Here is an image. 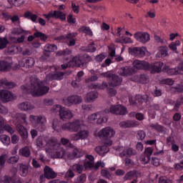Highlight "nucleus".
<instances>
[{
  "mask_svg": "<svg viewBox=\"0 0 183 183\" xmlns=\"http://www.w3.org/2000/svg\"><path fill=\"white\" fill-rule=\"evenodd\" d=\"M0 141L1 142H2V144H4V145H6L7 147V145H9V144H11V137L5 134H2L0 136Z\"/></svg>",
  "mask_w": 183,
  "mask_h": 183,
  "instance_id": "nucleus-42",
  "label": "nucleus"
},
{
  "mask_svg": "<svg viewBox=\"0 0 183 183\" xmlns=\"http://www.w3.org/2000/svg\"><path fill=\"white\" fill-rule=\"evenodd\" d=\"M44 177L46 178V179H52L54 178H56V174L55 172L52 169V168L49 167V166H45L44 169Z\"/></svg>",
  "mask_w": 183,
  "mask_h": 183,
  "instance_id": "nucleus-18",
  "label": "nucleus"
},
{
  "mask_svg": "<svg viewBox=\"0 0 183 183\" xmlns=\"http://www.w3.org/2000/svg\"><path fill=\"white\" fill-rule=\"evenodd\" d=\"M121 128H136L138 127V122L132 120L123 121L119 123Z\"/></svg>",
  "mask_w": 183,
  "mask_h": 183,
  "instance_id": "nucleus-19",
  "label": "nucleus"
},
{
  "mask_svg": "<svg viewBox=\"0 0 183 183\" xmlns=\"http://www.w3.org/2000/svg\"><path fill=\"white\" fill-rule=\"evenodd\" d=\"M86 52H95L97 51V47H95V44L94 42H92L88 45V46L86 48Z\"/></svg>",
  "mask_w": 183,
  "mask_h": 183,
  "instance_id": "nucleus-57",
  "label": "nucleus"
},
{
  "mask_svg": "<svg viewBox=\"0 0 183 183\" xmlns=\"http://www.w3.org/2000/svg\"><path fill=\"white\" fill-rule=\"evenodd\" d=\"M34 35L36 38H40L41 41H46L48 39V36L41 31H36Z\"/></svg>",
  "mask_w": 183,
  "mask_h": 183,
  "instance_id": "nucleus-46",
  "label": "nucleus"
},
{
  "mask_svg": "<svg viewBox=\"0 0 183 183\" xmlns=\"http://www.w3.org/2000/svg\"><path fill=\"white\" fill-rule=\"evenodd\" d=\"M78 134L80 139H86L89 137V131L88 130H80Z\"/></svg>",
  "mask_w": 183,
  "mask_h": 183,
  "instance_id": "nucleus-47",
  "label": "nucleus"
},
{
  "mask_svg": "<svg viewBox=\"0 0 183 183\" xmlns=\"http://www.w3.org/2000/svg\"><path fill=\"white\" fill-rule=\"evenodd\" d=\"M129 52L133 56H138V58H143L145 56V50L142 47H133L129 49Z\"/></svg>",
  "mask_w": 183,
  "mask_h": 183,
  "instance_id": "nucleus-15",
  "label": "nucleus"
},
{
  "mask_svg": "<svg viewBox=\"0 0 183 183\" xmlns=\"http://www.w3.org/2000/svg\"><path fill=\"white\" fill-rule=\"evenodd\" d=\"M73 171L77 172V174H82V171H84V165L81 163V160L79 161L78 164L73 165Z\"/></svg>",
  "mask_w": 183,
  "mask_h": 183,
  "instance_id": "nucleus-39",
  "label": "nucleus"
},
{
  "mask_svg": "<svg viewBox=\"0 0 183 183\" xmlns=\"http://www.w3.org/2000/svg\"><path fill=\"white\" fill-rule=\"evenodd\" d=\"M120 158H131L134 155H137V150L131 147L122 148L119 149Z\"/></svg>",
  "mask_w": 183,
  "mask_h": 183,
  "instance_id": "nucleus-10",
  "label": "nucleus"
},
{
  "mask_svg": "<svg viewBox=\"0 0 183 183\" xmlns=\"http://www.w3.org/2000/svg\"><path fill=\"white\" fill-rule=\"evenodd\" d=\"M107 111L116 115H127V107L121 104L112 105Z\"/></svg>",
  "mask_w": 183,
  "mask_h": 183,
  "instance_id": "nucleus-8",
  "label": "nucleus"
},
{
  "mask_svg": "<svg viewBox=\"0 0 183 183\" xmlns=\"http://www.w3.org/2000/svg\"><path fill=\"white\" fill-rule=\"evenodd\" d=\"M71 51L69 49H66L64 50H60L57 51L56 56H66V55H70Z\"/></svg>",
  "mask_w": 183,
  "mask_h": 183,
  "instance_id": "nucleus-51",
  "label": "nucleus"
},
{
  "mask_svg": "<svg viewBox=\"0 0 183 183\" xmlns=\"http://www.w3.org/2000/svg\"><path fill=\"white\" fill-rule=\"evenodd\" d=\"M0 86H6L8 89H12V88H14L15 86V83L8 81V80L2 79L0 80Z\"/></svg>",
  "mask_w": 183,
  "mask_h": 183,
  "instance_id": "nucleus-30",
  "label": "nucleus"
},
{
  "mask_svg": "<svg viewBox=\"0 0 183 183\" xmlns=\"http://www.w3.org/2000/svg\"><path fill=\"white\" fill-rule=\"evenodd\" d=\"M29 120L31 124H34L35 128L39 129L40 132H44L45 129H46V126H45V123L46 122V119L45 117L40 116H34L30 115Z\"/></svg>",
  "mask_w": 183,
  "mask_h": 183,
  "instance_id": "nucleus-5",
  "label": "nucleus"
},
{
  "mask_svg": "<svg viewBox=\"0 0 183 183\" xmlns=\"http://www.w3.org/2000/svg\"><path fill=\"white\" fill-rule=\"evenodd\" d=\"M18 161H19V156L16 155V156H13L9 157L7 159V164H16V162H18Z\"/></svg>",
  "mask_w": 183,
  "mask_h": 183,
  "instance_id": "nucleus-55",
  "label": "nucleus"
},
{
  "mask_svg": "<svg viewBox=\"0 0 183 183\" xmlns=\"http://www.w3.org/2000/svg\"><path fill=\"white\" fill-rule=\"evenodd\" d=\"M135 69H143L144 71H150L151 74H159L162 71L164 63L162 61L156 62L154 64H149L148 61L134 60L132 63Z\"/></svg>",
  "mask_w": 183,
  "mask_h": 183,
  "instance_id": "nucleus-3",
  "label": "nucleus"
},
{
  "mask_svg": "<svg viewBox=\"0 0 183 183\" xmlns=\"http://www.w3.org/2000/svg\"><path fill=\"white\" fill-rule=\"evenodd\" d=\"M61 119H71L72 118V112L66 107H63L59 114Z\"/></svg>",
  "mask_w": 183,
  "mask_h": 183,
  "instance_id": "nucleus-22",
  "label": "nucleus"
},
{
  "mask_svg": "<svg viewBox=\"0 0 183 183\" xmlns=\"http://www.w3.org/2000/svg\"><path fill=\"white\" fill-rule=\"evenodd\" d=\"M79 159L80 162L83 165V168H84L85 169H88V168H92V167H94V162H90L86 158Z\"/></svg>",
  "mask_w": 183,
  "mask_h": 183,
  "instance_id": "nucleus-34",
  "label": "nucleus"
},
{
  "mask_svg": "<svg viewBox=\"0 0 183 183\" xmlns=\"http://www.w3.org/2000/svg\"><path fill=\"white\" fill-rule=\"evenodd\" d=\"M171 90L173 92H178V94H181L183 92V85L182 84H176L172 86Z\"/></svg>",
  "mask_w": 183,
  "mask_h": 183,
  "instance_id": "nucleus-49",
  "label": "nucleus"
},
{
  "mask_svg": "<svg viewBox=\"0 0 183 183\" xmlns=\"http://www.w3.org/2000/svg\"><path fill=\"white\" fill-rule=\"evenodd\" d=\"M11 63L6 61H0V71H9L11 69Z\"/></svg>",
  "mask_w": 183,
  "mask_h": 183,
  "instance_id": "nucleus-35",
  "label": "nucleus"
},
{
  "mask_svg": "<svg viewBox=\"0 0 183 183\" xmlns=\"http://www.w3.org/2000/svg\"><path fill=\"white\" fill-rule=\"evenodd\" d=\"M119 74L122 76H131V75L135 74V70L132 67L124 66L119 69Z\"/></svg>",
  "mask_w": 183,
  "mask_h": 183,
  "instance_id": "nucleus-17",
  "label": "nucleus"
},
{
  "mask_svg": "<svg viewBox=\"0 0 183 183\" xmlns=\"http://www.w3.org/2000/svg\"><path fill=\"white\" fill-rule=\"evenodd\" d=\"M29 171V166L24 164H19V174L21 177H26Z\"/></svg>",
  "mask_w": 183,
  "mask_h": 183,
  "instance_id": "nucleus-27",
  "label": "nucleus"
},
{
  "mask_svg": "<svg viewBox=\"0 0 183 183\" xmlns=\"http://www.w3.org/2000/svg\"><path fill=\"white\" fill-rule=\"evenodd\" d=\"M139 172L137 170H132L127 172L124 177H123L124 181H131V179H137L139 177Z\"/></svg>",
  "mask_w": 183,
  "mask_h": 183,
  "instance_id": "nucleus-20",
  "label": "nucleus"
},
{
  "mask_svg": "<svg viewBox=\"0 0 183 183\" xmlns=\"http://www.w3.org/2000/svg\"><path fill=\"white\" fill-rule=\"evenodd\" d=\"M97 98H98V92H97L95 91L89 92L87 94L86 101H87V102H92L95 101V99H97Z\"/></svg>",
  "mask_w": 183,
  "mask_h": 183,
  "instance_id": "nucleus-36",
  "label": "nucleus"
},
{
  "mask_svg": "<svg viewBox=\"0 0 183 183\" xmlns=\"http://www.w3.org/2000/svg\"><path fill=\"white\" fill-rule=\"evenodd\" d=\"M73 155L74 158H81V157H84V153L82 152V151H81V149L78 148H74L73 151Z\"/></svg>",
  "mask_w": 183,
  "mask_h": 183,
  "instance_id": "nucleus-52",
  "label": "nucleus"
},
{
  "mask_svg": "<svg viewBox=\"0 0 183 183\" xmlns=\"http://www.w3.org/2000/svg\"><path fill=\"white\" fill-rule=\"evenodd\" d=\"M43 16H44L46 21H50L51 18H53L54 19H59L62 22H64V21H66V14L61 10L51 11L47 14H43Z\"/></svg>",
  "mask_w": 183,
  "mask_h": 183,
  "instance_id": "nucleus-6",
  "label": "nucleus"
},
{
  "mask_svg": "<svg viewBox=\"0 0 183 183\" xmlns=\"http://www.w3.org/2000/svg\"><path fill=\"white\" fill-rule=\"evenodd\" d=\"M44 49H46V51L48 52H55V51L58 49V46L56 44H47L44 46Z\"/></svg>",
  "mask_w": 183,
  "mask_h": 183,
  "instance_id": "nucleus-43",
  "label": "nucleus"
},
{
  "mask_svg": "<svg viewBox=\"0 0 183 183\" xmlns=\"http://www.w3.org/2000/svg\"><path fill=\"white\" fill-rule=\"evenodd\" d=\"M92 61V58L89 54H84L83 55H76L71 59V62H72L74 66H78L79 68H84V66H86V64L88 62H91Z\"/></svg>",
  "mask_w": 183,
  "mask_h": 183,
  "instance_id": "nucleus-4",
  "label": "nucleus"
},
{
  "mask_svg": "<svg viewBox=\"0 0 183 183\" xmlns=\"http://www.w3.org/2000/svg\"><path fill=\"white\" fill-rule=\"evenodd\" d=\"M16 128L23 139L28 138V130L24 127V124H17Z\"/></svg>",
  "mask_w": 183,
  "mask_h": 183,
  "instance_id": "nucleus-21",
  "label": "nucleus"
},
{
  "mask_svg": "<svg viewBox=\"0 0 183 183\" xmlns=\"http://www.w3.org/2000/svg\"><path fill=\"white\" fill-rule=\"evenodd\" d=\"M150 127L151 128H152L153 129H155V131L158 132H164L165 131V128L161 124H151Z\"/></svg>",
  "mask_w": 183,
  "mask_h": 183,
  "instance_id": "nucleus-44",
  "label": "nucleus"
},
{
  "mask_svg": "<svg viewBox=\"0 0 183 183\" xmlns=\"http://www.w3.org/2000/svg\"><path fill=\"white\" fill-rule=\"evenodd\" d=\"M77 36L78 33L76 32L69 33L65 36V39L69 40V45L70 46H75L76 41L74 38H76Z\"/></svg>",
  "mask_w": 183,
  "mask_h": 183,
  "instance_id": "nucleus-25",
  "label": "nucleus"
},
{
  "mask_svg": "<svg viewBox=\"0 0 183 183\" xmlns=\"http://www.w3.org/2000/svg\"><path fill=\"white\" fill-rule=\"evenodd\" d=\"M86 181V174H81L76 180V183H84Z\"/></svg>",
  "mask_w": 183,
  "mask_h": 183,
  "instance_id": "nucleus-61",
  "label": "nucleus"
},
{
  "mask_svg": "<svg viewBox=\"0 0 183 183\" xmlns=\"http://www.w3.org/2000/svg\"><path fill=\"white\" fill-rule=\"evenodd\" d=\"M158 56L161 58H165L168 55V47L165 46H162L159 49V52L157 53Z\"/></svg>",
  "mask_w": 183,
  "mask_h": 183,
  "instance_id": "nucleus-32",
  "label": "nucleus"
},
{
  "mask_svg": "<svg viewBox=\"0 0 183 183\" xmlns=\"http://www.w3.org/2000/svg\"><path fill=\"white\" fill-rule=\"evenodd\" d=\"M0 99L4 103L9 102L14 99V94L8 90H0Z\"/></svg>",
  "mask_w": 183,
  "mask_h": 183,
  "instance_id": "nucleus-13",
  "label": "nucleus"
},
{
  "mask_svg": "<svg viewBox=\"0 0 183 183\" xmlns=\"http://www.w3.org/2000/svg\"><path fill=\"white\" fill-rule=\"evenodd\" d=\"M152 94L154 97H161V95H162V90L155 86V89L152 92Z\"/></svg>",
  "mask_w": 183,
  "mask_h": 183,
  "instance_id": "nucleus-59",
  "label": "nucleus"
},
{
  "mask_svg": "<svg viewBox=\"0 0 183 183\" xmlns=\"http://www.w3.org/2000/svg\"><path fill=\"white\" fill-rule=\"evenodd\" d=\"M81 102L82 98L77 95L70 96L67 99H63V104L66 105V107H71V105H74V104H81Z\"/></svg>",
  "mask_w": 183,
  "mask_h": 183,
  "instance_id": "nucleus-9",
  "label": "nucleus"
},
{
  "mask_svg": "<svg viewBox=\"0 0 183 183\" xmlns=\"http://www.w3.org/2000/svg\"><path fill=\"white\" fill-rule=\"evenodd\" d=\"M81 30L84 34H86V35H89V36H92L94 35V33L92 32V30L91 28L86 26H83L81 28Z\"/></svg>",
  "mask_w": 183,
  "mask_h": 183,
  "instance_id": "nucleus-50",
  "label": "nucleus"
},
{
  "mask_svg": "<svg viewBox=\"0 0 183 183\" xmlns=\"http://www.w3.org/2000/svg\"><path fill=\"white\" fill-rule=\"evenodd\" d=\"M64 109V107L59 105V104H56L54 106H53V107L51 108V112H59V114H61V111H62V109Z\"/></svg>",
  "mask_w": 183,
  "mask_h": 183,
  "instance_id": "nucleus-58",
  "label": "nucleus"
},
{
  "mask_svg": "<svg viewBox=\"0 0 183 183\" xmlns=\"http://www.w3.org/2000/svg\"><path fill=\"white\" fill-rule=\"evenodd\" d=\"M101 175L106 179H109V178H111V173H109V171L107 169H102L101 170Z\"/></svg>",
  "mask_w": 183,
  "mask_h": 183,
  "instance_id": "nucleus-54",
  "label": "nucleus"
},
{
  "mask_svg": "<svg viewBox=\"0 0 183 183\" xmlns=\"http://www.w3.org/2000/svg\"><path fill=\"white\" fill-rule=\"evenodd\" d=\"M95 152L100 155V157H105L109 152V148L107 146H97L95 148Z\"/></svg>",
  "mask_w": 183,
  "mask_h": 183,
  "instance_id": "nucleus-26",
  "label": "nucleus"
},
{
  "mask_svg": "<svg viewBox=\"0 0 183 183\" xmlns=\"http://www.w3.org/2000/svg\"><path fill=\"white\" fill-rule=\"evenodd\" d=\"M129 102L132 107H138V102H137V96L134 97H129Z\"/></svg>",
  "mask_w": 183,
  "mask_h": 183,
  "instance_id": "nucleus-63",
  "label": "nucleus"
},
{
  "mask_svg": "<svg viewBox=\"0 0 183 183\" xmlns=\"http://www.w3.org/2000/svg\"><path fill=\"white\" fill-rule=\"evenodd\" d=\"M19 154L21 155V157L29 158L31 156V149H29V147L26 146L19 149Z\"/></svg>",
  "mask_w": 183,
  "mask_h": 183,
  "instance_id": "nucleus-33",
  "label": "nucleus"
},
{
  "mask_svg": "<svg viewBox=\"0 0 183 183\" xmlns=\"http://www.w3.org/2000/svg\"><path fill=\"white\" fill-rule=\"evenodd\" d=\"M122 83V78L118 75H114L112 77V80L109 83V86L114 88V86H118Z\"/></svg>",
  "mask_w": 183,
  "mask_h": 183,
  "instance_id": "nucleus-23",
  "label": "nucleus"
},
{
  "mask_svg": "<svg viewBox=\"0 0 183 183\" xmlns=\"http://www.w3.org/2000/svg\"><path fill=\"white\" fill-rule=\"evenodd\" d=\"M34 108H35V106L29 102H22L19 104V109L21 111H31V109H34Z\"/></svg>",
  "mask_w": 183,
  "mask_h": 183,
  "instance_id": "nucleus-24",
  "label": "nucleus"
},
{
  "mask_svg": "<svg viewBox=\"0 0 183 183\" xmlns=\"http://www.w3.org/2000/svg\"><path fill=\"white\" fill-rule=\"evenodd\" d=\"M136 101L138 104V107L139 105H142L144 102H148V97L147 96H142L141 94L136 95Z\"/></svg>",
  "mask_w": 183,
  "mask_h": 183,
  "instance_id": "nucleus-37",
  "label": "nucleus"
},
{
  "mask_svg": "<svg viewBox=\"0 0 183 183\" xmlns=\"http://www.w3.org/2000/svg\"><path fill=\"white\" fill-rule=\"evenodd\" d=\"M6 159H8V154H4L0 156V167H5Z\"/></svg>",
  "mask_w": 183,
  "mask_h": 183,
  "instance_id": "nucleus-56",
  "label": "nucleus"
},
{
  "mask_svg": "<svg viewBox=\"0 0 183 183\" xmlns=\"http://www.w3.org/2000/svg\"><path fill=\"white\" fill-rule=\"evenodd\" d=\"M81 121L75 120L73 122H68L62 124L58 119H54L52 121V128L56 132H61L62 129L64 131H73V132H78L81 129Z\"/></svg>",
  "mask_w": 183,
  "mask_h": 183,
  "instance_id": "nucleus-2",
  "label": "nucleus"
},
{
  "mask_svg": "<svg viewBox=\"0 0 183 183\" xmlns=\"http://www.w3.org/2000/svg\"><path fill=\"white\" fill-rule=\"evenodd\" d=\"M21 34H25V30L21 27H15L11 29L12 35H21Z\"/></svg>",
  "mask_w": 183,
  "mask_h": 183,
  "instance_id": "nucleus-48",
  "label": "nucleus"
},
{
  "mask_svg": "<svg viewBox=\"0 0 183 183\" xmlns=\"http://www.w3.org/2000/svg\"><path fill=\"white\" fill-rule=\"evenodd\" d=\"M181 46V41L179 40H177L176 41H172L171 44H169V48L171 49V51H173L176 52V54H178V51H177L178 49V46Z\"/></svg>",
  "mask_w": 183,
  "mask_h": 183,
  "instance_id": "nucleus-38",
  "label": "nucleus"
},
{
  "mask_svg": "<svg viewBox=\"0 0 183 183\" xmlns=\"http://www.w3.org/2000/svg\"><path fill=\"white\" fill-rule=\"evenodd\" d=\"M34 65H35V59L32 57L25 59L24 66H26V68H32Z\"/></svg>",
  "mask_w": 183,
  "mask_h": 183,
  "instance_id": "nucleus-40",
  "label": "nucleus"
},
{
  "mask_svg": "<svg viewBox=\"0 0 183 183\" xmlns=\"http://www.w3.org/2000/svg\"><path fill=\"white\" fill-rule=\"evenodd\" d=\"M9 41L6 37H0V49H5L8 46Z\"/></svg>",
  "mask_w": 183,
  "mask_h": 183,
  "instance_id": "nucleus-45",
  "label": "nucleus"
},
{
  "mask_svg": "<svg viewBox=\"0 0 183 183\" xmlns=\"http://www.w3.org/2000/svg\"><path fill=\"white\" fill-rule=\"evenodd\" d=\"M2 181L4 183H11L12 182V177L8 175H5L3 179L0 177V182Z\"/></svg>",
  "mask_w": 183,
  "mask_h": 183,
  "instance_id": "nucleus-64",
  "label": "nucleus"
},
{
  "mask_svg": "<svg viewBox=\"0 0 183 183\" xmlns=\"http://www.w3.org/2000/svg\"><path fill=\"white\" fill-rule=\"evenodd\" d=\"M147 137V134H145V132L144 130H139L137 134V138L139 141H143V139H145V137Z\"/></svg>",
  "mask_w": 183,
  "mask_h": 183,
  "instance_id": "nucleus-53",
  "label": "nucleus"
},
{
  "mask_svg": "<svg viewBox=\"0 0 183 183\" xmlns=\"http://www.w3.org/2000/svg\"><path fill=\"white\" fill-rule=\"evenodd\" d=\"M134 37L142 44H147L149 41V34L147 32L137 31L134 34Z\"/></svg>",
  "mask_w": 183,
  "mask_h": 183,
  "instance_id": "nucleus-12",
  "label": "nucleus"
},
{
  "mask_svg": "<svg viewBox=\"0 0 183 183\" xmlns=\"http://www.w3.org/2000/svg\"><path fill=\"white\" fill-rule=\"evenodd\" d=\"M24 16L26 19H30L32 22L36 23V19H38V16L36 14H32L31 11H27L24 13Z\"/></svg>",
  "mask_w": 183,
  "mask_h": 183,
  "instance_id": "nucleus-28",
  "label": "nucleus"
},
{
  "mask_svg": "<svg viewBox=\"0 0 183 183\" xmlns=\"http://www.w3.org/2000/svg\"><path fill=\"white\" fill-rule=\"evenodd\" d=\"M105 112H98L97 121V124H105L108 121V117L107 116H104Z\"/></svg>",
  "mask_w": 183,
  "mask_h": 183,
  "instance_id": "nucleus-29",
  "label": "nucleus"
},
{
  "mask_svg": "<svg viewBox=\"0 0 183 183\" xmlns=\"http://www.w3.org/2000/svg\"><path fill=\"white\" fill-rule=\"evenodd\" d=\"M163 68V69H162ZM163 72H166L167 75H178V74L182 75L183 74V62L179 64L177 67L176 68H169V66L164 65L163 63V66L162 67Z\"/></svg>",
  "mask_w": 183,
  "mask_h": 183,
  "instance_id": "nucleus-7",
  "label": "nucleus"
},
{
  "mask_svg": "<svg viewBox=\"0 0 183 183\" xmlns=\"http://www.w3.org/2000/svg\"><path fill=\"white\" fill-rule=\"evenodd\" d=\"M61 142L62 145H68L69 144V148H75V146H74V144H72L71 142H69V139H68L61 138Z\"/></svg>",
  "mask_w": 183,
  "mask_h": 183,
  "instance_id": "nucleus-60",
  "label": "nucleus"
},
{
  "mask_svg": "<svg viewBox=\"0 0 183 183\" xmlns=\"http://www.w3.org/2000/svg\"><path fill=\"white\" fill-rule=\"evenodd\" d=\"M115 135V131L111 127H105L99 132V137L100 138H104V139H109Z\"/></svg>",
  "mask_w": 183,
  "mask_h": 183,
  "instance_id": "nucleus-11",
  "label": "nucleus"
},
{
  "mask_svg": "<svg viewBox=\"0 0 183 183\" xmlns=\"http://www.w3.org/2000/svg\"><path fill=\"white\" fill-rule=\"evenodd\" d=\"M182 104H183V97L177 99V101L174 102L173 111H174L175 112H179V107H181V105H182Z\"/></svg>",
  "mask_w": 183,
  "mask_h": 183,
  "instance_id": "nucleus-41",
  "label": "nucleus"
},
{
  "mask_svg": "<svg viewBox=\"0 0 183 183\" xmlns=\"http://www.w3.org/2000/svg\"><path fill=\"white\" fill-rule=\"evenodd\" d=\"M55 72L54 73H49L46 75V79H49V81H54V79H56L57 81H61L64 79V76L65 74L62 71H56V69H55Z\"/></svg>",
  "mask_w": 183,
  "mask_h": 183,
  "instance_id": "nucleus-14",
  "label": "nucleus"
},
{
  "mask_svg": "<svg viewBox=\"0 0 183 183\" xmlns=\"http://www.w3.org/2000/svg\"><path fill=\"white\" fill-rule=\"evenodd\" d=\"M16 121L18 124L26 125V114L22 113L16 114Z\"/></svg>",
  "mask_w": 183,
  "mask_h": 183,
  "instance_id": "nucleus-31",
  "label": "nucleus"
},
{
  "mask_svg": "<svg viewBox=\"0 0 183 183\" xmlns=\"http://www.w3.org/2000/svg\"><path fill=\"white\" fill-rule=\"evenodd\" d=\"M27 92H30L33 97H42L45 94H48L49 86H46V81H41L38 77L31 76L30 84H25L21 86Z\"/></svg>",
  "mask_w": 183,
  "mask_h": 183,
  "instance_id": "nucleus-1",
  "label": "nucleus"
},
{
  "mask_svg": "<svg viewBox=\"0 0 183 183\" xmlns=\"http://www.w3.org/2000/svg\"><path fill=\"white\" fill-rule=\"evenodd\" d=\"M3 131H6L9 134H14V131L12 127L9 124H5V122L4 121V117L0 116V132H3Z\"/></svg>",
  "mask_w": 183,
  "mask_h": 183,
  "instance_id": "nucleus-16",
  "label": "nucleus"
},
{
  "mask_svg": "<svg viewBox=\"0 0 183 183\" xmlns=\"http://www.w3.org/2000/svg\"><path fill=\"white\" fill-rule=\"evenodd\" d=\"M166 143L167 145H172L173 144H175V138L174 137V136L170 135L167 137V138L166 139Z\"/></svg>",
  "mask_w": 183,
  "mask_h": 183,
  "instance_id": "nucleus-62",
  "label": "nucleus"
}]
</instances>
